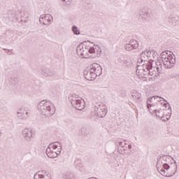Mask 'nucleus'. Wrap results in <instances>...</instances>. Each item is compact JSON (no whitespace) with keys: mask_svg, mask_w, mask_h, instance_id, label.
<instances>
[{"mask_svg":"<svg viewBox=\"0 0 179 179\" xmlns=\"http://www.w3.org/2000/svg\"><path fill=\"white\" fill-rule=\"evenodd\" d=\"M163 106L166 107V106H167V103H163Z\"/></svg>","mask_w":179,"mask_h":179,"instance_id":"4c0bfd02","label":"nucleus"},{"mask_svg":"<svg viewBox=\"0 0 179 179\" xmlns=\"http://www.w3.org/2000/svg\"><path fill=\"white\" fill-rule=\"evenodd\" d=\"M55 143H57L50 144L46 149V155L50 159L58 157V155L61 153V148H58V145ZM57 149H58V150H57Z\"/></svg>","mask_w":179,"mask_h":179,"instance_id":"20e7f679","label":"nucleus"},{"mask_svg":"<svg viewBox=\"0 0 179 179\" xmlns=\"http://www.w3.org/2000/svg\"><path fill=\"white\" fill-rule=\"evenodd\" d=\"M156 69H157V72H159V73H160V72L163 70V64L161 63V64L159 66L156 67Z\"/></svg>","mask_w":179,"mask_h":179,"instance_id":"2f4dec72","label":"nucleus"},{"mask_svg":"<svg viewBox=\"0 0 179 179\" xmlns=\"http://www.w3.org/2000/svg\"><path fill=\"white\" fill-rule=\"evenodd\" d=\"M45 20H45V19H43V20H42V22H45Z\"/></svg>","mask_w":179,"mask_h":179,"instance_id":"a19ab883","label":"nucleus"},{"mask_svg":"<svg viewBox=\"0 0 179 179\" xmlns=\"http://www.w3.org/2000/svg\"><path fill=\"white\" fill-rule=\"evenodd\" d=\"M43 74L44 75V76H54L55 75V73L50 70V69H44L43 70Z\"/></svg>","mask_w":179,"mask_h":179,"instance_id":"4be33fe9","label":"nucleus"},{"mask_svg":"<svg viewBox=\"0 0 179 179\" xmlns=\"http://www.w3.org/2000/svg\"><path fill=\"white\" fill-rule=\"evenodd\" d=\"M117 145H119L120 148L119 150L120 151L121 155H124L125 152H127V150L128 149L127 147L128 144L125 142L119 141L117 142Z\"/></svg>","mask_w":179,"mask_h":179,"instance_id":"f3484780","label":"nucleus"},{"mask_svg":"<svg viewBox=\"0 0 179 179\" xmlns=\"http://www.w3.org/2000/svg\"><path fill=\"white\" fill-rule=\"evenodd\" d=\"M148 59H149V57H148V54L146 53V51H143L141 53L140 55V58L138 59V62H139V64H148V62H149L148 61Z\"/></svg>","mask_w":179,"mask_h":179,"instance_id":"2eb2a0df","label":"nucleus"},{"mask_svg":"<svg viewBox=\"0 0 179 179\" xmlns=\"http://www.w3.org/2000/svg\"><path fill=\"white\" fill-rule=\"evenodd\" d=\"M2 136V131H0V138Z\"/></svg>","mask_w":179,"mask_h":179,"instance_id":"58836bf2","label":"nucleus"},{"mask_svg":"<svg viewBox=\"0 0 179 179\" xmlns=\"http://www.w3.org/2000/svg\"><path fill=\"white\" fill-rule=\"evenodd\" d=\"M161 166L162 165H157V170L160 173L162 176H164V177H173V175L166 174V171H164V169H160Z\"/></svg>","mask_w":179,"mask_h":179,"instance_id":"412c9836","label":"nucleus"},{"mask_svg":"<svg viewBox=\"0 0 179 179\" xmlns=\"http://www.w3.org/2000/svg\"><path fill=\"white\" fill-rule=\"evenodd\" d=\"M128 149H129V150L132 149V145H128Z\"/></svg>","mask_w":179,"mask_h":179,"instance_id":"e433bc0d","label":"nucleus"},{"mask_svg":"<svg viewBox=\"0 0 179 179\" xmlns=\"http://www.w3.org/2000/svg\"><path fill=\"white\" fill-rule=\"evenodd\" d=\"M131 96L134 100H137L138 101V100H141V98L142 97V95L138 92H134Z\"/></svg>","mask_w":179,"mask_h":179,"instance_id":"b1692460","label":"nucleus"},{"mask_svg":"<svg viewBox=\"0 0 179 179\" xmlns=\"http://www.w3.org/2000/svg\"><path fill=\"white\" fill-rule=\"evenodd\" d=\"M43 19H44L45 20H47V22H52V17L51 16V15L50 14H43L40 16L39 17V22L41 23V24H44L45 26V22L43 21Z\"/></svg>","mask_w":179,"mask_h":179,"instance_id":"dca6fc26","label":"nucleus"},{"mask_svg":"<svg viewBox=\"0 0 179 179\" xmlns=\"http://www.w3.org/2000/svg\"><path fill=\"white\" fill-rule=\"evenodd\" d=\"M41 173L42 172L41 171L36 173L34 176V179H45L44 178V175H43Z\"/></svg>","mask_w":179,"mask_h":179,"instance_id":"bb28decb","label":"nucleus"},{"mask_svg":"<svg viewBox=\"0 0 179 179\" xmlns=\"http://www.w3.org/2000/svg\"><path fill=\"white\" fill-rule=\"evenodd\" d=\"M38 108L41 114L44 117H51L55 114V108L54 103L50 101H41L38 104Z\"/></svg>","mask_w":179,"mask_h":179,"instance_id":"f257e3e1","label":"nucleus"},{"mask_svg":"<svg viewBox=\"0 0 179 179\" xmlns=\"http://www.w3.org/2000/svg\"><path fill=\"white\" fill-rule=\"evenodd\" d=\"M17 117L18 120H26L29 118V109L27 108H21L17 110Z\"/></svg>","mask_w":179,"mask_h":179,"instance_id":"6e6552de","label":"nucleus"},{"mask_svg":"<svg viewBox=\"0 0 179 179\" xmlns=\"http://www.w3.org/2000/svg\"><path fill=\"white\" fill-rule=\"evenodd\" d=\"M170 57H173V56L169 55L166 51L162 52L161 53V58L162 59V62L168 59H170Z\"/></svg>","mask_w":179,"mask_h":179,"instance_id":"5701e85b","label":"nucleus"},{"mask_svg":"<svg viewBox=\"0 0 179 179\" xmlns=\"http://www.w3.org/2000/svg\"><path fill=\"white\" fill-rule=\"evenodd\" d=\"M71 30L73 33V34H76V36H79L80 34V30L78 29V27L73 25L71 28Z\"/></svg>","mask_w":179,"mask_h":179,"instance_id":"393cba45","label":"nucleus"},{"mask_svg":"<svg viewBox=\"0 0 179 179\" xmlns=\"http://www.w3.org/2000/svg\"><path fill=\"white\" fill-rule=\"evenodd\" d=\"M94 109L96 116L99 118H103L107 115V107L103 103H96Z\"/></svg>","mask_w":179,"mask_h":179,"instance_id":"423d86ee","label":"nucleus"},{"mask_svg":"<svg viewBox=\"0 0 179 179\" xmlns=\"http://www.w3.org/2000/svg\"><path fill=\"white\" fill-rule=\"evenodd\" d=\"M18 80L17 78H11L9 80V84L11 86H15V85H17Z\"/></svg>","mask_w":179,"mask_h":179,"instance_id":"cd10ccee","label":"nucleus"},{"mask_svg":"<svg viewBox=\"0 0 179 179\" xmlns=\"http://www.w3.org/2000/svg\"><path fill=\"white\" fill-rule=\"evenodd\" d=\"M162 64V61L160 60H157V62H155V68H157L158 66H159Z\"/></svg>","mask_w":179,"mask_h":179,"instance_id":"72a5a7b5","label":"nucleus"},{"mask_svg":"<svg viewBox=\"0 0 179 179\" xmlns=\"http://www.w3.org/2000/svg\"><path fill=\"white\" fill-rule=\"evenodd\" d=\"M63 6H68L72 3V0H62Z\"/></svg>","mask_w":179,"mask_h":179,"instance_id":"7c9ffc66","label":"nucleus"},{"mask_svg":"<svg viewBox=\"0 0 179 179\" xmlns=\"http://www.w3.org/2000/svg\"><path fill=\"white\" fill-rule=\"evenodd\" d=\"M122 62L123 63V65H128V64H129V62L125 59L122 60Z\"/></svg>","mask_w":179,"mask_h":179,"instance_id":"c9c22d12","label":"nucleus"},{"mask_svg":"<svg viewBox=\"0 0 179 179\" xmlns=\"http://www.w3.org/2000/svg\"><path fill=\"white\" fill-rule=\"evenodd\" d=\"M83 75L87 80H94V78H96V74L90 68L89 69L84 70Z\"/></svg>","mask_w":179,"mask_h":179,"instance_id":"f8f14e48","label":"nucleus"},{"mask_svg":"<svg viewBox=\"0 0 179 179\" xmlns=\"http://www.w3.org/2000/svg\"><path fill=\"white\" fill-rule=\"evenodd\" d=\"M87 48H88V54H94L96 52V50H97L98 52H101V49L100 47L95 45L94 47L92 46H87Z\"/></svg>","mask_w":179,"mask_h":179,"instance_id":"a211bd4d","label":"nucleus"},{"mask_svg":"<svg viewBox=\"0 0 179 179\" xmlns=\"http://www.w3.org/2000/svg\"><path fill=\"white\" fill-rule=\"evenodd\" d=\"M153 69V64L152 62H148L143 64L142 66L138 65L136 69V73L140 75H150V69Z\"/></svg>","mask_w":179,"mask_h":179,"instance_id":"39448f33","label":"nucleus"},{"mask_svg":"<svg viewBox=\"0 0 179 179\" xmlns=\"http://www.w3.org/2000/svg\"><path fill=\"white\" fill-rule=\"evenodd\" d=\"M174 64H176V57H169L167 60H165L163 62V65L165 68H168L170 69V68H173L174 66Z\"/></svg>","mask_w":179,"mask_h":179,"instance_id":"ddd939ff","label":"nucleus"},{"mask_svg":"<svg viewBox=\"0 0 179 179\" xmlns=\"http://www.w3.org/2000/svg\"><path fill=\"white\" fill-rule=\"evenodd\" d=\"M162 101H167L163 97L159 96H152L148 99L147 100V108L148 111H150V107H159L162 104H163Z\"/></svg>","mask_w":179,"mask_h":179,"instance_id":"7ed1b4c3","label":"nucleus"},{"mask_svg":"<svg viewBox=\"0 0 179 179\" xmlns=\"http://www.w3.org/2000/svg\"><path fill=\"white\" fill-rule=\"evenodd\" d=\"M170 162V156L164 155L157 157V166H162V164H164V163H167Z\"/></svg>","mask_w":179,"mask_h":179,"instance_id":"4468645a","label":"nucleus"},{"mask_svg":"<svg viewBox=\"0 0 179 179\" xmlns=\"http://www.w3.org/2000/svg\"><path fill=\"white\" fill-rule=\"evenodd\" d=\"M146 54H147V57L148 58H152V57H153L155 58V52L154 50H147L145 51Z\"/></svg>","mask_w":179,"mask_h":179,"instance_id":"c85d7f7f","label":"nucleus"},{"mask_svg":"<svg viewBox=\"0 0 179 179\" xmlns=\"http://www.w3.org/2000/svg\"><path fill=\"white\" fill-rule=\"evenodd\" d=\"M163 165V169H164V170H169L170 169V165H169V164L167 163H164L162 164Z\"/></svg>","mask_w":179,"mask_h":179,"instance_id":"473e14b6","label":"nucleus"},{"mask_svg":"<svg viewBox=\"0 0 179 179\" xmlns=\"http://www.w3.org/2000/svg\"><path fill=\"white\" fill-rule=\"evenodd\" d=\"M76 52L78 57H81V58H90V55H89V48H87V46L82 43L78 45Z\"/></svg>","mask_w":179,"mask_h":179,"instance_id":"0eeeda50","label":"nucleus"},{"mask_svg":"<svg viewBox=\"0 0 179 179\" xmlns=\"http://www.w3.org/2000/svg\"><path fill=\"white\" fill-rule=\"evenodd\" d=\"M139 47V43L135 39H131L128 43L124 45V49L126 51H132V50H136Z\"/></svg>","mask_w":179,"mask_h":179,"instance_id":"9d476101","label":"nucleus"},{"mask_svg":"<svg viewBox=\"0 0 179 179\" xmlns=\"http://www.w3.org/2000/svg\"><path fill=\"white\" fill-rule=\"evenodd\" d=\"M174 163H175V164L176 166V169H177V162L176 161H174Z\"/></svg>","mask_w":179,"mask_h":179,"instance_id":"ea45409f","label":"nucleus"},{"mask_svg":"<svg viewBox=\"0 0 179 179\" xmlns=\"http://www.w3.org/2000/svg\"><path fill=\"white\" fill-rule=\"evenodd\" d=\"M69 100L71 103L72 106L76 110L82 111L85 108V101L76 94H73L69 96Z\"/></svg>","mask_w":179,"mask_h":179,"instance_id":"f03ea898","label":"nucleus"},{"mask_svg":"<svg viewBox=\"0 0 179 179\" xmlns=\"http://www.w3.org/2000/svg\"><path fill=\"white\" fill-rule=\"evenodd\" d=\"M22 136L26 142H30L33 138V131L27 128H25L22 131Z\"/></svg>","mask_w":179,"mask_h":179,"instance_id":"9b49d317","label":"nucleus"},{"mask_svg":"<svg viewBox=\"0 0 179 179\" xmlns=\"http://www.w3.org/2000/svg\"><path fill=\"white\" fill-rule=\"evenodd\" d=\"M164 120H166V116L164 115Z\"/></svg>","mask_w":179,"mask_h":179,"instance_id":"79ce46f5","label":"nucleus"},{"mask_svg":"<svg viewBox=\"0 0 179 179\" xmlns=\"http://www.w3.org/2000/svg\"><path fill=\"white\" fill-rule=\"evenodd\" d=\"M63 179H75V175L73 173H69L67 175H64Z\"/></svg>","mask_w":179,"mask_h":179,"instance_id":"c756f323","label":"nucleus"},{"mask_svg":"<svg viewBox=\"0 0 179 179\" xmlns=\"http://www.w3.org/2000/svg\"><path fill=\"white\" fill-rule=\"evenodd\" d=\"M155 107H150V110H149V111H150V114H154L155 113V112L153 111L154 110H156V109H155Z\"/></svg>","mask_w":179,"mask_h":179,"instance_id":"f704fd0d","label":"nucleus"},{"mask_svg":"<svg viewBox=\"0 0 179 179\" xmlns=\"http://www.w3.org/2000/svg\"><path fill=\"white\" fill-rule=\"evenodd\" d=\"M150 14L146 10H143L139 13V19H149Z\"/></svg>","mask_w":179,"mask_h":179,"instance_id":"6ab92c4d","label":"nucleus"},{"mask_svg":"<svg viewBox=\"0 0 179 179\" xmlns=\"http://www.w3.org/2000/svg\"><path fill=\"white\" fill-rule=\"evenodd\" d=\"M153 112L155 113L154 114H155L156 117H158V118L163 120L164 118V110H154Z\"/></svg>","mask_w":179,"mask_h":179,"instance_id":"aec40b11","label":"nucleus"},{"mask_svg":"<svg viewBox=\"0 0 179 179\" xmlns=\"http://www.w3.org/2000/svg\"><path fill=\"white\" fill-rule=\"evenodd\" d=\"M90 69L92 72L95 73V76L96 78L97 76H100L103 72V69H101L100 64L97 63H93L92 64L90 65Z\"/></svg>","mask_w":179,"mask_h":179,"instance_id":"1a4fd4ad","label":"nucleus"},{"mask_svg":"<svg viewBox=\"0 0 179 179\" xmlns=\"http://www.w3.org/2000/svg\"><path fill=\"white\" fill-rule=\"evenodd\" d=\"M170 109V113H168V114H166L165 117L166 119H164V117L162 119V121H164L165 122L169 121V120H170V118H171V107L169 106Z\"/></svg>","mask_w":179,"mask_h":179,"instance_id":"a878e982","label":"nucleus"}]
</instances>
